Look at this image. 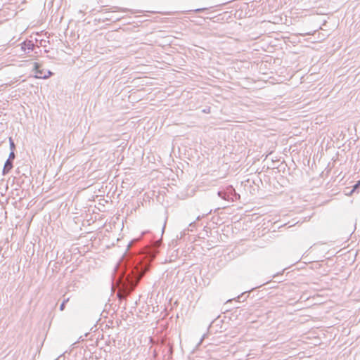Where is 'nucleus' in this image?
Listing matches in <instances>:
<instances>
[{
    "instance_id": "24",
    "label": "nucleus",
    "mask_w": 360,
    "mask_h": 360,
    "mask_svg": "<svg viewBox=\"0 0 360 360\" xmlns=\"http://www.w3.org/2000/svg\"><path fill=\"white\" fill-rule=\"evenodd\" d=\"M264 285V283L261 284V285H259V288H261V286Z\"/></svg>"
},
{
    "instance_id": "8",
    "label": "nucleus",
    "mask_w": 360,
    "mask_h": 360,
    "mask_svg": "<svg viewBox=\"0 0 360 360\" xmlns=\"http://www.w3.org/2000/svg\"><path fill=\"white\" fill-rule=\"evenodd\" d=\"M9 145L11 151H14L15 149V145L12 138H9Z\"/></svg>"
},
{
    "instance_id": "21",
    "label": "nucleus",
    "mask_w": 360,
    "mask_h": 360,
    "mask_svg": "<svg viewBox=\"0 0 360 360\" xmlns=\"http://www.w3.org/2000/svg\"><path fill=\"white\" fill-rule=\"evenodd\" d=\"M34 53H35V56H34L36 57V56H37V53H37V51H34Z\"/></svg>"
},
{
    "instance_id": "11",
    "label": "nucleus",
    "mask_w": 360,
    "mask_h": 360,
    "mask_svg": "<svg viewBox=\"0 0 360 360\" xmlns=\"http://www.w3.org/2000/svg\"><path fill=\"white\" fill-rule=\"evenodd\" d=\"M15 155L14 151H11L10 154H9V156H8V158L7 160H10L11 161L13 162V160L15 159Z\"/></svg>"
},
{
    "instance_id": "12",
    "label": "nucleus",
    "mask_w": 360,
    "mask_h": 360,
    "mask_svg": "<svg viewBox=\"0 0 360 360\" xmlns=\"http://www.w3.org/2000/svg\"><path fill=\"white\" fill-rule=\"evenodd\" d=\"M206 9H207L206 8H197V9L193 10V11L195 13H200V12H202V11H205Z\"/></svg>"
},
{
    "instance_id": "17",
    "label": "nucleus",
    "mask_w": 360,
    "mask_h": 360,
    "mask_svg": "<svg viewBox=\"0 0 360 360\" xmlns=\"http://www.w3.org/2000/svg\"><path fill=\"white\" fill-rule=\"evenodd\" d=\"M189 226H190L191 227L194 226H195V222H191V223L189 224Z\"/></svg>"
},
{
    "instance_id": "23",
    "label": "nucleus",
    "mask_w": 360,
    "mask_h": 360,
    "mask_svg": "<svg viewBox=\"0 0 360 360\" xmlns=\"http://www.w3.org/2000/svg\"><path fill=\"white\" fill-rule=\"evenodd\" d=\"M264 285V283L261 284V285H259V288H261V286Z\"/></svg>"
},
{
    "instance_id": "3",
    "label": "nucleus",
    "mask_w": 360,
    "mask_h": 360,
    "mask_svg": "<svg viewBox=\"0 0 360 360\" xmlns=\"http://www.w3.org/2000/svg\"><path fill=\"white\" fill-rule=\"evenodd\" d=\"M33 70L37 74L35 77L39 79H48L51 76L53 75V73L50 70H44L41 68V65L39 63H34Z\"/></svg>"
},
{
    "instance_id": "1",
    "label": "nucleus",
    "mask_w": 360,
    "mask_h": 360,
    "mask_svg": "<svg viewBox=\"0 0 360 360\" xmlns=\"http://www.w3.org/2000/svg\"><path fill=\"white\" fill-rule=\"evenodd\" d=\"M158 241L153 242L145 246L141 252L129 255L120 262L117 269V274L122 271V292L117 294L120 300L133 291L141 278L149 270L150 262L158 252Z\"/></svg>"
},
{
    "instance_id": "5",
    "label": "nucleus",
    "mask_w": 360,
    "mask_h": 360,
    "mask_svg": "<svg viewBox=\"0 0 360 360\" xmlns=\"http://www.w3.org/2000/svg\"><path fill=\"white\" fill-rule=\"evenodd\" d=\"M13 162L11 161L10 160H6L2 171L3 175H6L11 171L13 167Z\"/></svg>"
},
{
    "instance_id": "19",
    "label": "nucleus",
    "mask_w": 360,
    "mask_h": 360,
    "mask_svg": "<svg viewBox=\"0 0 360 360\" xmlns=\"http://www.w3.org/2000/svg\"><path fill=\"white\" fill-rule=\"evenodd\" d=\"M256 288H258V286H256ZM255 289V288H253L250 291L251 292V291L254 290Z\"/></svg>"
},
{
    "instance_id": "20",
    "label": "nucleus",
    "mask_w": 360,
    "mask_h": 360,
    "mask_svg": "<svg viewBox=\"0 0 360 360\" xmlns=\"http://www.w3.org/2000/svg\"><path fill=\"white\" fill-rule=\"evenodd\" d=\"M204 337H205V335L202 336V339L200 340V343H201L202 342V339L204 338Z\"/></svg>"
},
{
    "instance_id": "16",
    "label": "nucleus",
    "mask_w": 360,
    "mask_h": 360,
    "mask_svg": "<svg viewBox=\"0 0 360 360\" xmlns=\"http://www.w3.org/2000/svg\"><path fill=\"white\" fill-rule=\"evenodd\" d=\"M354 193V192H351V190H350L349 192H347V193H346V195H352V193Z\"/></svg>"
},
{
    "instance_id": "7",
    "label": "nucleus",
    "mask_w": 360,
    "mask_h": 360,
    "mask_svg": "<svg viewBox=\"0 0 360 360\" xmlns=\"http://www.w3.org/2000/svg\"><path fill=\"white\" fill-rule=\"evenodd\" d=\"M141 237H142V236H140V237H138V238H136L133 239V240H132L129 243V245H128V249H127V250H129V248H131V247H132L135 243H136L139 242V241L141 240Z\"/></svg>"
},
{
    "instance_id": "6",
    "label": "nucleus",
    "mask_w": 360,
    "mask_h": 360,
    "mask_svg": "<svg viewBox=\"0 0 360 360\" xmlns=\"http://www.w3.org/2000/svg\"><path fill=\"white\" fill-rule=\"evenodd\" d=\"M250 293V291H247L241 293L240 295L237 297L238 301L240 302L241 299H243V300H246L247 297L249 296Z\"/></svg>"
},
{
    "instance_id": "14",
    "label": "nucleus",
    "mask_w": 360,
    "mask_h": 360,
    "mask_svg": "<svg viewBox=\"0 0 360 360\" xmlns=\"http://www.w3.org/2000/svg\"><path fill=\"white\" fill-rule=\"evenodd\" d=\"M55 360H65V357L63 356V354H60L58 358H56Z\"/></svg>"
},
{
    "instance_id": "18",
    "label": "nucleus",
    "mask_w": 360,
    "mask_h": 360,
    "mask_svg": "<svg viewBox=\"0 0 360 360\" xmlns=\"http://www.w3.org/2000/svg\"><path fill=\"white\" fill-rule=\"evenodd\" d=\"M103 13H109V11H108L107 10H103Z\"/></svg>"
},
{
    "instance_id": "22",
    "label": "nucleus",
    "mask_w": 360,
    "mask_h": 360,
    "mask_svg": "<svg viewBox=\"0 0 360 360\" xmlns=\"http://www.w3.org/2000/svg\"><path fill=\"white\" fill-rule=\"evenodd\" d=\"M264 285V283L261 284V285H259V288H261V286Z\"/></svg>"
},
{
    "instance_id": "9",
    "label": "nucleus",
    "mask_w": 360,
    "mask_h": 360,
    "mask_svg": "<svg viewBox=\"0 0 360 360\" xmlns=\"http://www.w3.org/2000/svg\"><path fill=\"white\" fill-rule=\"evenodd\" d=\"M69 301V298L64 299L63 302L60 305V310L63 311L65 308L66 303Z\"/></svg>"
},
{
    "instance_id": "15",
    "label": "nucleus",
    "mask_w": 360,
    "mask_h": 360,
    "mask_svg": "<svg viewBox=\"0 0 360 360\" xmlns=\"http://www.w3.org/2000/svg\"><path fill=\"white\" fill-rule=\"evenodd\" d=\"M146 234H150V231H143V232L142 233V236H144V235H146Z\"/></svg>"
},
{
    "instance_id": "10",
    "label": "nucleus",
    "mask_w": 360,
    "mask_h": 360,
    "mask_svg": "<svg viewBox=\"0 0 360 360\" xmlns=\"http://www.w3.org/2000/svg\"><path fill=\"white\" fill-rule=\"evenodd\" d=\"M360 187V180L358 181L352 187L351 192H355Z\"/></svg>"
},
{
    "instance_id": "4",
    "label": "nucleus",
    "mask_w": 360,
    "mask_h": 360,
    "mask_svg": "<svg viewBox=\"0 0 360 360\" xmlns=\"http://www.w3.org/2000/svg\"><path fill=\"white\" fill-rule=\"evenodd\" d=\"M36 48L39 49V47L36 46L32 40L26 39L20 44V49L25 54L34 51Z\"/></svg>"
},
{
    "instance_id": "2",
    "label": "nucleus",
    "mask_w": 360,
    "mask_h": 360,
    "mask_svg": "<svg viewBox=\"0 0 360 360\" xmlns=\"http://www.w3.org/2000/svg\"><path fill=\"white\" fill-rule=\"evenodd\" d=\"M217 194L221 198L231 202H235L240 198V195L236 192L232 186H228L225 188L219 191Z\"/></svg>"
},
{
    "instance_id": "13",
    "label": "nucleus",
    "mask_w": 360,
    "mask_h": 360,
    "mask_svg": "<svg viewBox=\"0 0 360 360\" xmlns=\"http://www.w3.org/2000/svg\"><path fill=\"white\" fill-rule=\"evenodd\" d=\"M202 112H205V113H209V112H210V108L209 107V108H205V109H203V110H202Z\"/></svg>"
}]
</instances>
